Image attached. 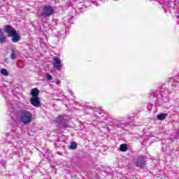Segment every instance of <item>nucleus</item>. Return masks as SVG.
<instances>
[{
	"mask_svg": "<svg viewBox=\"0 0 179 179\" xmlns=\"http://www.w3.org/2000/svg\"><path fill=\"white\" fill-rule=\"evenodd\" d=\"M3 30L4 33H7L9 37H12L11 41L13 43H19L22 40V37L11 25H6Z\"/></svg>",
	"mask_w": 179,
	"mask_h": 179,
	"instance_id": "1",
	"label": "nucleus"
},
{
	"mask_svg": "<svg viewBox=\"0 0 179 179\" xmlns=\"http://www.w3.org/2000/svg\"><path fill=\"white\" fill-rule=\"evenodd\" d=\"M20 122L24 125H29L33 120V115L27 110H21L19 111Z\"/></svg>",
	"mask_w": 179,
	"mask_h": 179,
	"instance_id": "2",
	"label": "nucleus"
},
{
	"mask_svg": "<svg viewBox=\"0 0 179 179\" xmlns=\"http://www.w3.org/2000/svg\"><path fill=\"white\" fill-rule=\"evenodd\" d=\"M54 15V8L51 6H45L43 7V10L41 13H38L39 19H47Z\"/></svg>",
	"mask_w": 179,
	"mask_h": 179,
	"instance_id": "3",
	"label": "nucleus"
},
{
	"mask_svg": "<svg viewBox=\"0 0 179 179\" xmlns=\"http://www.w3.org/2000/svg\"><path fill=\"white\" fill-rule=\"evenodd\" d=\"M6 141L8 143H16L20 141V134H16L15 131H12L7 135Z\"/></svg>",
	"mask_w": 179,
	"mask_h": 179,
	"instance_id": "4",
	"label": "nucleus"
},
{
	"mask_svg": "<svg viewBox=\"0 0 179 179\" xmlns=\"http://www.w3.org/2000/svg\"><path fill=\"white\" fill-rule=\"evenodd\" d=\"M56 122L59 124L60 128H64V129L66 128H69V124H66V122H68V120L66 119H64L63 116H59L56 119Z\"/></svg>",
	"mask_w": 179,
	"mask_h": 179,
	"instance_id": "5",
	"label": "nucleus"
},
{
	"mask_svg": "<svg viewBox=\"0 0 179 179\" xmlns=\"http://www.w3.org/2000/svg\"><path fill=\"white\" fill-rule=\"evenodd\" d=\"M112 124L115 127H117V128H124V127H127V120L124 119L120 120L113 119L112 120Z\"/></svg>",
	"mask_w": 179,
	"mask_h": 179,
	"instance_id": "6",
	"label": "nucleus"
},
{
	"mask_svg": "<svg viewBox=\"0 0 179 179\" xmlns=\"http://www.w3.org/2000/svg\"><path fill=\"white\" fill-rule=\"evenodd\" d=\"M52 64L57 71L62 69V62H61V59L59 57H55Z\"/></svg>",
	"mask_w": 179,
	"mask_h": 179,
	"instance_id": "7",
	"label": "nucleus"
},
{
	"mask_svg": "<svg viewBox=\"0 0 179 179\" xmlns=\"http://www.w3.org/2000/svg\"><path fill=\"white\" fill-rule=\"evenodd\" d=\"M136 165L137 167H141L142 169H143V167H145V166H146V160H145V157H143V156L139 157L137 159Z\"/></svg>",
	"mask_w": 179,
	"mask_h": 179,
	"instance_id": "8",
	"label": "nucleus"
},
{
	"mask_svg": "<svg viewBox=\"0 0 179 179\" xmlns=\"http://www.w3.org/2000/svg\"><path fill=\"white\" fill-rule=\"evenodd\" d=\"M30 103L31 106H34V107H38L40 106V99L38 97H32L30 99Z\"/></svg>",
	"mask_w": 179,
	"mask_h": 179,
	"instance_id": "9",
	"label": "nucleus"
},
{
	"mask_svg": "<svg viewBox=\"0 0 179 179\" xmlns=\"http://www.w3.org/2000/svg\"><path fill=\"white\" fill-rule=\"evenodd\" d=\"M7 42H8V38H6V36H5V34H3L2 29H0V43L3 44Z\"/></svg>",
	"mask_w": 179,
	"mask_h": 179,
	"instance_id": "10",
	"label": "nucleus"
},
{
	"mask_svg": "<svg viewBox=\"0 0 179 179\" xmlns=\"http://www.w3.org/2000/svg\"><path fill=\"white\" fill-rule=\"evenodd\" d=\"M31 94L32 97H38V94H40V91H38V89L34 88L31 91Z\"/></svg>",
	"mask_w": 179,
	"mask_h": 179,
	"instance_id": "11",
	"label": "nucleus"
},
{
	"mask_svg": "<svg viewBox=\"0 0 179 179\" xmlns=\"http://www.w3.org/2000/svg\"><path fill=\"white\" fill-rule=\"evenodd\" d=\"M166 117H167V113H160L159 115H157V120H159V121L166 120Z\"/></svg>",
	"mask_w": 179,
	"mask_h": 179,
	"instance_id": "12",
	"label": "nucleus"
},
{
	"mask_svg": "<svg viewBox=\"0 0 179 179\" xmlns=\"http://www.w3.org/2000/svg\"><path fill=\"white\" fill-rule=\"evenodd\" d=\"M120 152H127V150H128V146H127V144L120 145Z\"/></svg>",
	"mask_w": 179,
	"mask_h": 179,
	"instance_id": "13",
	"label": "nucleus"
},
{
	"mask_svg": "<svg viewBox=\"0 0 179 179\" xmlns=\"http://www.w3.org/2000/svg\"><path fill=\"white\" fill-rule=\"evenodd\" d=\"M78 148V144L76 142H71L69 148L71 150H75Z\"/></svg>",
	"mask_w": 179,
	"mask_h": 179,
	"instance_id": "14",
	"label": "nucleus"
},
{
	"mask_svg": "<svg viewBox=\"0 0 179 179\" xmlns=\"http://www.w3.org/2000/svg\"><path fill=\"white\" fill-rule=\"evenodd\" d=\"M16 50L15 49H13L11 50V54H10V59H16Z\"/></svg>",
	"mask_w": 179,
	"mask_h": 179,
	"instance_id": "15",
	"label": "nucleus"
},
{
	"mask_svg": "<svg viewBox=\"0 0 179 179\" xmlns=\"http://www.w3.org/2000/svg\"><path fill=\"white\" fill-rule=\"evenodd\" d=\"M1 73L3 75V76H9V73L8 72V70L5 69H2L1 70Z\"/></svg>",
	"mask_w": 179,
	"mask_h": 179,
	"instance_id": "16",
	"label": "nucleus"
},
{
	"mask_svg": "<svg viewBox=\"0 0 179 179\" xmlns=\"http://www.w3.org/2000/svg\"><path fill=\"white\" fill-rule=\"evenodd\" d=\"M82 10H83V8L77 7V8H76V13H77V15H80V13H82Z\"/></svg>",
	"mask_w": 179,
	"mask_h": 179,
	"instance_id": "17",
	"label": "nucleus"
},
{
	"mask_svg": "<svg viewBox=\"0 0 179 179\" xmlns=\"http://www.w3.org/2000/svg\"><path fill=\"white\" fill-rule=\"evenodd\" d=\"M90 2H92L94 5H96V6H99V3L96 1V0H89Z\"/></svg>",
	"mask_w": 179,
	"mask_h": 179,
	"instance_id": "18",
	"label": "nucleus"
},
{
	"mask_svg": "<svg viewBox=\"0 0 179 179\" xmlns=\"http://www.w3.org/2000/svg\"><path fill=\"white\" fill-rule=\"evenodd\" d=\"M46 79L48 80H52V76L50 75V74H47L46 75Z\"/></svg>",
	"mask_w": 179,
	"mask_h": 179,
	"instance_id": "19",
	"label": "nucleus"
},
{
	"mask_svg": "<svg viewBox=\"0 0 179 179\" xmlns=\"http://www.w3.org/2000/svg\"><path fill=\"white\" fill-rule=\"evenodd\" d=\"M152 107H153V104L150 103L148 105V110L150 111L152 110Z\"/></svg>",
	"mask_w": 179,
	"mask_h": 179,
	"instance_id": "20",
	"label": "nucleus"
},
{
	"mask_svg": "<svg viewBox=\"0 0 179 179\" xmlns=\"http://www.w3.org/2000/svg\"><path fill=\"white\" fill-rule=\"evenodd\" d=\"M56 85H61V81L59 80H57L56 82Z\"/></svg>",
	"mask_w": 179,
	"mask_h": 179,
	"instance_id": "21",
	"label": "nucleus"
},
{
	"mask_svg": "<svg viewBox=\"0 0 179 179\" xmlns=\"http://www.w3.org/2000/svg\"><path fill=\"white\" fill-rule=\"evenodd\" d=\"M4 62H6V64H8L9 63V59H4Z\"/></svg>",
	"mask_w": 179,
	"mask_h": 179,
	"instance_id": "22",
	"label": "nucleus"
},
{
	"mask_svg": "<svg viewBox=\"0 0 179 179\" xmlns=\"http://www.w3.org/2000/svg\"><path fill=\"white\" fill-rule=\"evenodd\" d=\"M9 153H10V151L7 152V155L8 157H12V155H9Z\"/></svg>",
	"mask_w": 179,
	"mask_h": 179,
	"instance_id": "23",
	"label": "nucleus"
},
{
	"mask_svg": "<svg viewBox=\"0 0 179 179\" xmlns=\"http://www.w3.org/2000/svg\"><path fill=\"white\" fill-rule=\"evenodd\" d=\"M13 154H14V155H18L19 152H18L17 151H15V152H13Z\"/></svg>",
	"mask_w": 179,
	"mask_h": 179,
	"instance_id": "24",
	"label": "nucleus"
},
{
	"mask_svg": "<svg viewBox=\"0 0 179 179\" xmlns=\"http://www.w3.org/2000/svg\"><path fill=\"white\" fill-rule=\"evenodd\" d=\"M3 167H5V164H3Z\"/></svg>",
	"mask_w": 179,
	"mask_h": 179,
	"instance_id": "25",
	"label": "nucleus"
},
{
	"mask_svg": "<svg viewBox=\"0 0 179 179\" xmlns=\"http://www.w3.org/2000/svg\"><path fill=\"white\" fill-rule=\"evenodd\" d=\"M75 103H76V104H78V102H76Z\"/></svg>",
	"mask_w": 179,
	"mask_h": 179,
	"instance_id": "26",
	"label": "nucleus"
},
{
	"mask_svg": "<svg viewBox=\"0 0 179 179\" xmlns=\"http://www.w3.org/2000/svg\"><path fill=\"white\" fill-rule=\"evenodd\" d=\"M114 1H118V0H114Z\"/></svg>",
	"mask_w": 179,
	"mask_h": 179,
	"instance_id": "27",
	"label": "nucleus"
},
{
	"mask_svg": "<svg viewBox=\"0 0 179 179\" xmlns=\"http://www.w3.org/2000/svg\"><path fill=\"white\" fill-rule=\"evenodd\" d=\"M99 114H101V113H99Z\"/></svg>",
	"mask_w": 179,
	"mask_h": 179,
	"instance_id": "28",
	"label": "nucleus"
}]
</instances>
